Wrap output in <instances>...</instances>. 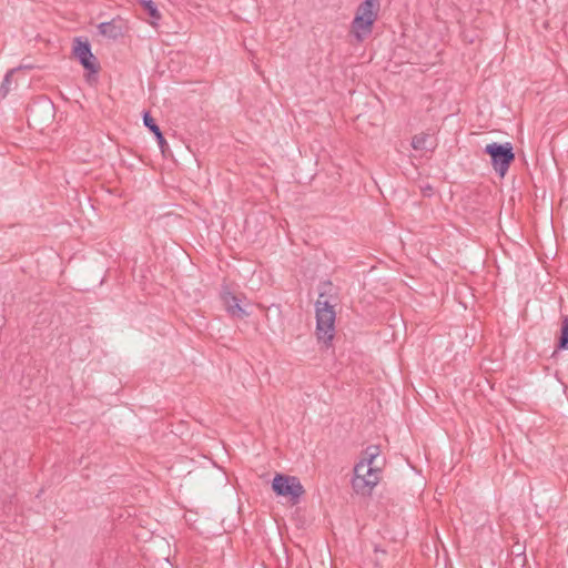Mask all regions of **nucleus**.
Masks as SVG:
<instances>
[{"label":"nucleus","instance_id":"14","mask_svg":"<svg viewBox=\"0 0 568 568\" xmlns=\"http://www.w3.org/2000/svg\"><path fill=\"white\" fill-rule=\"evenodd\" d=\"M428 140H429V134H427V133L416 134L412 139V148L416 151L430 150V148L427 145Z\"/></svg>","mask_w":568,"mask_h":568},{"label":"nucleus","instance_id":"1","mask_svg":"<svg viewBox=\"0 0 568 568\" xmlns=\"http://www.w3.org/2000/svg\"><path fill=\"white\" fill-rule=\"evenodd\" d=\"M379 7L378 0H365L358 6L351 28L357 42H363L372 33Z\"/></svg>","mask_w":568,"mask_h":568},{"label":"nucleus","instance_id":"4","mask_svg":"<svg viewBox=\"0 0 568 568\" xmlns=\"http://www.w3.org/2000/svg\"><path fill=\"white\" fill-rule=\"evenodd\" d=\"M484 152L490 156V163L495 172L504 178L510 164L515 160V152L511 143L493 142L485 146Z\"/></svg>","mask_w":568,"mask_h":568},{"label":"nucleus","instance_id":"8","mask_svg":"<svg viewBox=\"0 0 568 568\" xmlns=\"http://www.w3.org/2000/svg\"><path fill=\"white\" fill-rule=\"evenodd\" d=\"M125 29V20L119 16L113 18L111 21L101 22L100 24H98V30L100 34L112 40L122 37Z\"/></svg>","mask_w":568,"mask_h":568},{"label":"nucleus","instance_id":"3","mask_svg":"<svg viewBox=\"0 0 568 568\" xmlns=\"http://www.w3.org/2000/svg\"><path fill=\"white\" fill-rule=\"evenodd\" d=\"M379 467L366 466V463L358 462L354 467L352 487L362 496H369L374 487L379 483Z\"/></svg>","mask_w":568,"mask_h":568},{"label":"nucleus","instance_id":"5","mask_svg":"<svg viewBox=\"0 0 568 568\" xmlns=\"http://www.w3.org/2000/svg\"><path fill=\"white\" fill-rule=\"evenodd\" d=\"M272 488L277 496L287 497L295 505L300 503L305 489L295 476L276 474L272 481Z\"/></svg>","mask_w":568,"mask_h":568},{"label":"nucleus","instance_id":"9","mask_svg":"<svg viewBox=\"0 0 568 568\" xmlns=\"http://www.w3.org/2000/svg\"><path fill=\"white\" fill-rule=\"evenodd\" d=\"M318 298L320 301H328L329 304H337L338 301V290L331 281L321 282L318 285Z\"/></svg>","mask_w":568,"mask_h":568},{"label":"nucleus","instance_id":"2","mask_svg":"<svg viewBox=\"0 0 568 568\" xmlns=\"http://www.w3.org/2000/svg\"><path fill=\"white\" fill-rule=\"evenodd\" d=\"M334 304L328 301H320L315 303L316 313V335L320 342L329 345L335 332L336 313Z\"/></svg>","mask_w":568,"mask_h":568},{"label":"nucleus","instance_id":"7","mask_svg":"<svg viewBox=\"0 0 568 568\" xmlns=\"http://www.w3.org/2000/svg\"><path fill=\"white\" fill-rule=\"evenodd\" d=\"M73 55L78 59L84 70L90 73H98L100 70V63L91 51V44L88 40H81L77 38L73 45Z\"/></svg>","mask_w":568,"mask_h":568},{"label":"nucleus","instance_id":"13","mask_svg":"<svg viewBox=\"0 0 568 568\" xmlns=\"http://www.w3.org/2000/svg\"><path fill=\"white\" fill-rule=\"evenodd\" d=\"M557 349H568V316L562 317Z\"/></svg>","mask_w":568,"mask_h":568},{"label":"nucleus","instance_id":"10","mask_svg":"<svg viewBox=\"0 0 568 568\" xmlns=\"http://www.w3.org/2000/svg\"><path fill=\"white\" fill-rule=\"evenodd\" d=\"M143 123L155 135L158 144H159L162 153H164L165 152V148H168V143H166V141H165V139L163 136V133L160 130L159 125L155 123V120L152 118V115L148 111H145L143 113Z\"/></svg>","mask_w":568,"mask_h":568},{"label":"nucleus","instance_id":"6","mask_svg":"<svg viewBox=\"0 0 568 568\" xmlns=\"http://www.w3.org/2000/svg\"><path fill=\"white\" fill-rule=\"evenodd\" d=\"M221 301L231 317L234 318H245L250 316V312L246 311L245 306L242 302L245 301L246 297L243 294L236 295L231 292L227 285H223L220 293Z\"/></svg>","mask_w":568,"mask_h":568},{"label":"nucleus","instance_id":"15","mask_svg":"<svg viewBox=\"0 0 568 568\" xmlns=\"http://www.w3.org/2000/svg\"><path fill=\"white\" fill-rule=\"evenodd\" d=\"M22 67H19V68H13L11 70H9L6 75H4V79L0 85V94L4 98L11 90V81H12V75L13 73L17 71V70H20Z\"/></svg>","mask_w":568,"mask_h":568},{"label":"nucleus","instance_id":"11","mask_svg":"<svg viewBox=\"0 0 568 568\" xmlns=\"http://www.w3.org/2000/svg\"><path fill=\"white\" fill-rule=\"evenodd\" d=\"M139 4L146 11V13L152 18L151 24L156 26L158 21L161 20L162 16L152 0H139Z\"/></svg>","mask_w":568,"mask_h":568},{"label":"nucleus","instance_id":"16","mask_svg":"<svg viewBox=\"0 0 568 568\" xmlns=\"http://www.w3.org/2000/svg\"><path fill=\"white\" fill-rule=\"evenodd\" d=\"M374 550H375V552L381 551V552L385 554V550L381 549L378 546H375Z\"/></svg>","mask_w":568,"mask_h":568},{"label":"nucleus","instance_id":"12","mask_svg":"<svg viewBox=\"0 0 568 568\" xmlns=\"http://www.w3.org/2000/svg\"><path fill=\"white\" fill-rule=\"evenodd\" d=\"M379 454H381L379 446H377V445L367 446L365 448V450L363 452V458L361 459V462L366 463V466L378 467L376 465V459L379 456Z\"/></svg>","mask_w":568,"mask_h":568}]
</instances>
